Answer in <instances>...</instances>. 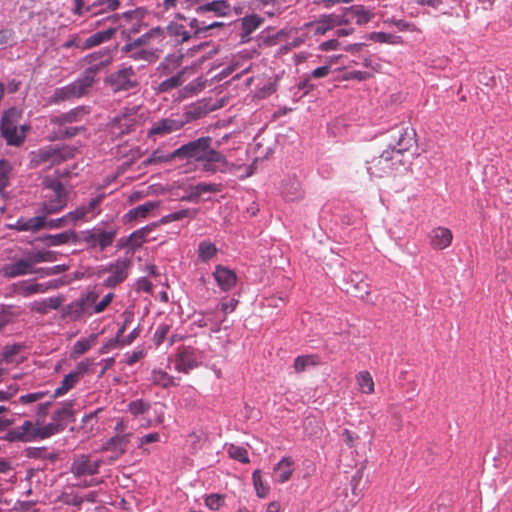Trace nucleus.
I'll use <instances>...</instances> for the list:
<instances>
[{
    "label": "nucleus",
    "instance_id": "1",
    "mask_svg": "<svg viewBox=\"0 0 512 512\" xmlns=\"http://www.w3.org/2000/svg\"><path fill=\"white\" fill-rule=\"evenodd\" d=\"M97 73L98 67L86 69L82 76L72 83L64 87L57 88L50 97V103L58 104L63 101L84 96L95 82V76Z\"/></svg>",
    "mask_w": 512,
    "mask_h": 512
},
{
    "label": "nucleus",
    "instance_id": "2",
    "mask_svg": "<svg viewBox=\"0 0 512 512\" xmlns=\"http://www.w3.org/2000/svg\"><path fill=\"white\" fill-rule=\"evenodd\" d=\"M44 187L51 191L50 194L44 196L43 202L40 204L39 212L54 215L63 211L69 202V192L58 179H46Z\"/></svg>",
    "mask_w": 512,
    "mask_h": 512
},
{
    "label": "nucleus",
    "instance_id": "3",
    "mask_svg": "<svg viewBox=\"0 0 512 512\" xmlns=\"http://www.w3.org/2000/svg\"><path fill=\"white\" fill-rule=\"evenodd\" d=\"M132 262L127 258H118L114 262L98 266L94 275L98 278H104L102 286L105 288H115L123 283L129 274Z\"/></svg>",
    "mask_w": 512,
    "mask_h": 512
},
{
    "label": "nucleus",
    "instance_id": "4",
    "mask_svg": "<svg viewBox=\"0 0 512 512\" xmlns=\"http://www.w3.org/2000/svg\"><path fill=\"white\" fill-rule=\"evenodd\" d=\"M403 165L404 160L401 155L386 149L378 157L368 162L367 171L371 176L382 178L392 175Z\"/></svg>",
    "mask_w": 512,
    "mask_h": 512
},
{
    "label": "nucleus",
    "instance_id": "5",
    "mask_svg": "<svg viewBox=\"0 0 512 512\" xmlns=\"http://www.w3.org/2000/svg\"><path fill=\"white\" fill-rule=\"evenodd\" d=\"M71 156L72 154L69 149L58 145H49L30 153V167L36 168L42 164L56 165Z\"/></svg>",
    "mask_w": 512,
    "mask_h": 512
},
{
    "label": "nucleus",
    "instance_id": "6",
    "mask_svg": "<svg viewBox=\"0 0 512 512\" xmlns=\"http://www.w3.org/2000/svg\"><path fill=\"white\" fill-rule=\"evenodd\" d=\"M117 235L116 229L104 230L98 227L81 231L78 234V243H83L88 249L99 248L100 251L110 247Z\"/></svg>",
    "mask_w": 512,
    "mask_h": 512
},
{
    "label": "nucleus",
    "instance_id": "7",
    "mask_svg": "<svg viewBox=\"0 0 512 512\" xmlns=\"http://www.w3.org/2000/svg\"><path fill=\"white\" fill-rule=\"evenodd\" d=\"M104 83L114 93L129 91L139 85L136 72L132 66L121 67L112 72L104 79Z\"/></svg>",
    "mask_w": 512,
    "mask_h": 512
},
{
    "label": "nucleus",
    "instance_id": "8",
    "mask_svg": "<svg viewBox=\"0 0 512 512\" xmlns=\"http://www.w3.org/2000/svg\"><path fill=\"white\" fill-rule=\"evenodd\" d=\"M415 130L411 127L397 126L392 130L391 141L388 149L395 152L397 155H403L416 145Z\"/></svg>",
    "mask_w": 512,
    "mask_h": 512
},
{
    "label": "nucleus",
    "instance_id": "9",
    "mask_svg": "<svg viewBox=\"0 0 512 512\" xmlns=\"http://www.w3.org/2000/svg\"><path fill=\"white\" fill-rule=\"evenodd\" d=\"M123 57L129 58L133 61H142L147 63H153L160 57L161 50L153 47H142L135 42L129 40L125 43L121 49Z\"/></svg>",
    "mask_w": 512,
    "mask_h": 512
},
{
    "label": "nucleus",
    "instance_id": "10",
    "mask_svg": "<svg viewBox=\"0 0 512 512\" xmlns=\"http://www.w3.org/2000/svg\"><path fill=\"white\" fill-rule=\"evenodd\" d=\"M102 460L89 454L76 455L71 463L70 472L76 478L98 474Z\"/></svg>",
    "mask_w": 512,
    "mask_h": 512
},
{
    "label": "nucleus",
    "instance_id": "11",
    "mask_svg": "<svg viewBox=\"0 0 512 512\" xmlns=\"http://www.w3.org/2000/svg\"><path fill=\"white\" fill-rule=\"evenodd\" d=\"M211 144V137H200L176 149L175 155H178V158L194 159L197 162H202L205 152Z\"/></svg>",
    "mask_w": 512,
    "mask_h": 512
},
{
    "label": "nucleus",
    "instance_id": "12",
    "mask_svg": "<svg viewBox=\"0 0 512 512\" xmlns=\"http://www.w3.org/2000/svg\"><path fill=\"white\" fill-rule=\"evenodd\" d=\"M98 294L94 291L88 292L86 295L81 298L71 302L67 306V313L73 319H80L84 315L91 316L95 314L93 309L95 306V302L98 299Z\"/></svg>",
    "mask_w": 512,
    "mask_h": 512
},
{
    "label": "nucleus",
    "instance_id": "13",
    "mask_svg": "<svg viewBox=\"0 0 512 512\" xmlns=\"http://www.w3.org/2000/svg\"><path fill=\"white\" fill-rule=\"evenodd\" d=\"M104 196L99 195L90 200L87 205H80L76 207L73 211H70L67 214L70 225L75 226L80 221H88L91 218H94L99 214L98 207L100 206Z\"/></svg>",
    "mask_w": 512,
    "mask_h": 512
},
{
    "label": "nucleus",
    "instance_id": "14",
    "mask_svg": "<svg viewBox=\"0 0 512 512\" xmlns=\"http://www.w3.org/2000/svg\"><path fill=\"white\" fill-rule=\"evenodd\" d=\"M51 288L47 283H38L35 280H21L11 284L8 288L9 296L30 297L35 294L47 292Z\"/></svg>",
    "mask_w": 512,
    "mask_h": 512
},
{
    "label": "nucleus",
    "instance_id": "15",
    "mask_svg": "<svg viewBox=\"0 0 512 512\" xmlns=\"http://www.w3.org/2000/svg\"><path fill=\"white\" fill-rule=\"evenodd\" d=\"M349 22L348 19H345L342 16L336 14H324L321 15L317 20L309 22L306 27L309 29L313 35H324L329 30H332L336 26H340L342 24H347Z\"/></svg>",
    "mask_w": 512,
    "mask_h": 512
},
{
    "label": "nucleus",
    "instance_id": "16",
    "mask_svg": "<svg viewBox=\"0 0 512 512\" xmlns=\"http://www.w3.org/2000/svg\"><path fill=\"white\" fill-rule=\"evenodd\" d=\"M1 275L7 279H13L20 276L38 273L32 265L30 258H19L11 263L3 265L0 270Z\"/></svg>",
    "mask_w": 512,
    "mask_h": 512
},
{
    "label": "nucleus",
    "instance_id": "17",
    "mask_svg": "<svg viewBox=\"0 0 512 512\" xmlns=\"http://www.w3.org/2000/svg\"><path fill=\"white\" fill-rule=\"evenodd\" d=\"M212 14L213 17H229L232 14V5L227 0H201L197 6V15L204 17Z\"/></svg>",
    "mask_w": 512,
    "mask_h": 512
},
{
    "label": "nucleus",
    "instance_id": "18",
    "mask_svg": "<svg viewBox=\"0 0 512 512\" xmlns=\"http://www.w3.org/2000/svg\"><path fill=\"white\" fill-rule=\"evenodd\" d=\"M344 291L354 297L365 299L370 294L369 285L364 276L358 272H351L344 283Z\"/></svg>",
    "mask_w": 512,
    "mask_h": 512
},
{
    "label": "nucleus",
    "instance_id": "19",
    "mask_svg": "<svg viewBox=\"0 0 512 512\" xmlns=\"http://www.w3.org/2000/svg\"><path fill=\"white\" fill-rule=\"evenodd\" d=\"M198 365L195 350L191 347L179 349L175 358V369L178 372L187 374Z\"/></svg>",
    "mask_w": 512,
    "mask_h": 512
},
{
    "label": "nucleus",
    "instance_id": "20",
    "mask_svg": "<svg viewBox=\"0 0 512 512\" xmlns=\"http://www.w3.org/2000/svg\"><path fill=\"white\" fill-rule=\"evenodd\" d=\"M87 370V366L83 363H79L77 365V370L70 372L61 381V384L58 388L55 389L52 397L58 398L65 395L68 391L75 387V385L79 382L81 377Z\"/></svg>",
    "mask_w": 512,
    "mask_h": 512
},
{
    "label": "nucleus",
    "instance_id": "21",
    "mask_svg": "<svg viewBox=\"0 0 512 512\" xmlns=\"http://www.w3.org/2000/svg\"><path fill=\"white\" fill-rule=\"evenodd\" d=\"M281 194L286 201L290 202L303 199L304 190L299 179L295 176L284 179L281 186Z\"/></svg>",
    "mask_w": 512,
    "mask_h": 512
},
{
    "label": "nucleus",
    "instance_id": "22",
    "mask_svg": "<svg viewBox=\"0 0 512 512\" xmlns=\"http://www.w3.org/2000/svg\"><path fill=\"white\" fill-rule=\"evenodd\" d=\"M183 127L181 120L164 118L154 122L148 131V136H166L170 133L176 132Z\"/></svg>",
    "mask_w": 512,
    "mask_h": 512
},
{
    "label": "nucleus",
    "instance_id": "23",
    "mask_svg": "<svg viewBox=\"0 0 512 512\" xmlns=\"http://www.w3.org/2000/svg\"><path fill=\"white\" fill-rule=\"evenodd\" d=\"M430 245L435 250H444L450 246L453 234L449 228L446 227H436L432 229L428 235Z\"/></svg>",
    "mask_w": 512,
    "mask_h": 512
},
{
    "label": "nucleus",
    "instance_id": "24",
    "mask_svg": "<svg viewBox=\"0 0 512 512\" xmlns=\"http://www.w3.org/2000/svg\"><path fill=\"white\" fill-rule=\"evenodd\" d=\"M213 277L222 291H230L235 287L237 276L235 272L222 265H217L213 272Z\"/></svg>",
    "mask_w": 512,
    "mask_h": 512
},
{
    "label": "nucleus",
    "instance_id": "25",
    "mask_svg": "<svg viewBox=\"0 0 512 512\" xmlns=\"http://www.w3.org/2000/svg\"><path fill=\"white\" fill-rule=\"evenodd\" d=\"M63 301L64 298L62 296L36 300L30 304V310L40 315H45L50 310H57L62 305Z\"/></svg>",
    "mask_w": 512,
    "mask_h": 512
},
{
    "label": "nucleus",
    "instance_id": "26",
    "mask_svg": "<svg viewBox=\"0 0 512 512\" xmlns=\"http://www.w3.org/2000/svg\"><path fill=\"white\" fill-rule=\"evenodd\" d=\"M345 14L348 15L359 26L365 25L370 22L375 14L372 10L363 5H353L345 9Z\"/></svg>",
    "mask_w": 512,
    "mask_h": 512
},
{
    "label": "nucleus",
    "instance_id": "27",
    "mask_svg": "<svg viewBox=\"0 0 512 512\" xmlns=\"http://www.w3.org/2000/svg\"><path fill=\"white\" fill-rule=\"evenodd\" d=\"M129 440L130 434H117L103 444L102 450L111 451L120 456L126 452Z\"/></svg>",
    "mask_w": 512,
    "mask_h": 512
},
{
    "label": "nucleus",
    "instance_id": "28",
    "mask_svg": "<svg viewBox=\"0 0 512 512\" xmlns=\"http://www.w3.org/2000/svg\"><path fill=\"white\" fill-rule=\"evenodd\" d=\"M191 71L192 69L188 67L183 68L176 75L166 80H163L161 83H159L158 87L156 88V91L158 93H167L172 91L173 89L180 87L187 80L186 74Z\"/></svg>",
    "mask_w": 512,
    "mask_h": 512
},
{
    "label": "nucleus",
    "instance_id": "29",
    "mask_svg": "<svg viewBox=\"0 0 512 512\" xmlns=\"http://www.w3.org/2000/svg\"><path fill=\"white\" fill-rule=\"evenodd\" d=\"M224 26L223 22L214 21V22H206L203 17L197 15V17H193L189 21V27L193 30L192 36L198 37L209 30H213L216 28H222Z\"/></svg>",
    "mask_w": 512,
    "mask_h": 512
},
{
    "label": "nucleus",
    "instance_id": "30",
    "mask_svg": "<svg viewBox=\"0 0 512 512\" xmlns=\"http://www.w3.org/2000/svg\"><path fill=\"white\" fill-rule=\"evenodd\" d=\"M89 111L84 106L76 107L74 109H71L70 111L61 114L60 116H57L53 118L51 121L54 124H57L59 126H63L67 123H74L79 122L84 119L85 116H87Z\"/></svg>",
    "mask_w": 512,
    "mask_h": 512
},
{
    "label": "nucleus",
    "instance_id": "31",
    "mask_svg": "<svg viewBox=\"0 0 512 512\" xmlns=\"http://www.w3.org/2000/svg\"><path fill=\"white\" fill-rule=\"evenodd\" d=\"M39 240L46 241L49 246H61L69 242L76 244L78 243V234L73 230H69L55 235H46L39 238Z\"/></svg>",
    "mask_w": 512,
    "mask_h": 512
},
{
    "label": "nucleus",
    "instance_id": "32",
    "mask_svg": "<svg viewBox=\"0 0 512 512\" xmlns=\"http://www.w3.org/2000/svg\"><path fill=\"white\" fill-rule=\"evenodd\" d=\"M22 314V309L14 304L0 305V331L13 323Z\"/></svg>",
    "mask_w": 512,
    "mask_h": 512
},
{
    "label": "nucleus",
    "instance_id": "33",
    "mask_svg": "<svg viewBox=\"0 0 512 512\" xmlns=\"http://www.w3.org/2000/svg\"><path fill=\"white\" fill-rule=\"evenodd\" d=\"M294 471V461L291 457L282 458L274 467V472L279 483L287 482Z\"/></svg>",
    "mask_w": 512,
    "mask_h": 512
},
{
    "label": "nucleus",
    "instance_id": "34",
    "mask_svg": "<svg viewBox=\"0 0 512 512\" xmlns=\"http://www.w3.org/2000/svg\"><path fill=\"white\" fill-rule=\"evenodd\" d=\"M85 60L89 64H92L90 68L98 67L99 71L101 68L108 66L113 61V56L111 50L106 48L87 55Z\"/></svg>",
    "mask_w": 512,
    "mask_h": 512
},
{
    "label": "nucleus",
    "instance_id": "35",
    "mask_svg": "<svg viewBox=\"0 0 512 512\" xmlns=\"http://www.w3.org/2000/svg\"><path fill=\"white\" fill-rule=\"evenodd\" d=\"M166 31L171 38H174L177 44H183L192 38V34L186 30L185 26L176 21L169 22L166 26Z\"/></svg>",
    "mask_w": 512,
    "mask_h": 512
},
{
    "label": "nucleus",
    "instance_id": "36",
    "mask_svg": "<svg viewBox=\"0 0 512 512\" xmlns=\"http://www.w3.org/2000/svg\"><path fill=\"white\" fill-rule=\"evenodd\" d=\"M202 162L207 171H215L217 167L226 165V158L222 153L208 146Z\"/></svg>",
    "mask_w": 512,
    "mask_h": 512
},
{
    "label": "nucleus",
    "instance_id": "37",
    "mask_svg": "<svg viewBox=\"0 0 512 512\" xmlns=\"http://www.w3.org/2000/svg\"><path fill=\"white\" fill-rule=\"evenodd\" d=\"M116 33V28H108L104 31H99L86 40L83 41V50H88L96 47L104 42H107L113 38Z\"/></svg>",
    "mask_w": 512,
    "mask_h": 512
},
{
    "label": "nucleus",
    "instance_id": "38",
    "mask_svg": "<svg viewBox=\"0 0 512 512\" xmlns=\"http://www.w3.org/2000/svg\"><path fill=\"white\" fill-rule=\"evenodd\" d=\"M159 206H160L159 201L146 202L142 205H139V206L129 210L125 214V218L128 222L135 221L138 218H146L151 211L158 208Z\"/></svg>",
    "mask_w": 512,
    "mask_h": 512
},
{
    "label": "nucleus",
    "instance_id": "39",
    "mask_svg": "<svg viewBox=\"0 0 512 512\" xmlns=\"http://www.w3.org/2000/svg\"><path fill=\"white\" fill-rule=\"evenodd\" d=\"M73 403L72 401L65 402L62 407L57 409L52 415V422L62 424V431L67 426L70 420H73Z\"/></svg>",
    "mask_w": 512,
    "mask_h": 512
},
{
    "label": "nucleus",
    "instance_id": "40",
    "mask_svg": "<svg viewBox=\"0 0 512 512\" xmlns=\"http://www.w3.org/2000/svg\"><path fill=\"white\" fill-rule=\"evenodd\" d=\"M150 381L153 385L167 389L176 386L175 378L161 369H153Z\"/></svg>",
    "mask_w": 512,
    "mask_h": 512
},
{
    "label": "nucleus",
    "instance_id": "41",
    "mask_svg": "<svg viewBox=\"0 0 512 512\" xmlns=\"http://www.w3.org/2000/svg\"><path fill=\"white\" fill-rule=\"evenodd\" d=\"M164 38V30L160 27H155L132 41L142 47H151V44L153 43L154 40L162 42Z\"/></svg>",
    "mask_w": 512,
    "mask_h": 512
},
{
    "label": "nucleus",
    "instance_id": "42",
    "mask_svg": "<svg viewBox=\"0 0 512 512\" xmlns=\"http://www.w3.org/2000/svg\"><path fill=\"white\" fill-rule=\"evenodd\" d=\"M120 7L119 0H96L86 7V11H93V15L113 12Z\"/></svg>",
    "mask_w": 512,
    "mask_h": 512
},
{
    "label": "nucleus",
    "instance_id": "43",
    "mask_svg": "<svg viewBox=\"0 0 512 512\" xmlns=\"http://www.w3.org/2000/svg\"><path fill=\"white\" fill-rule=\"evenodd\" d=\"M25 129V126H21L20 129L17 126H12L9 132H6L5 129L0 130L8 145L19 146L25 139Z\"/></svg>",
    "mask_w": 512,
    "mask_h": 512
},
{
    "label": "nucleus",
    "instance_id": "44",
    "mask_svg": "<svg viewBox=\"0 0 512 512\" xmlns=\"http://www.w3.org/2000/svg\"><path fill=\"white\" fill-rule=\"evenodd\" d=\"M178 158V155H175V151L172 153H164V151L157 149L153 151L144 161V166L149 165H158L162 163H168L171 162L173 159Z\"/></svg>",
    "mask_w": 512,
    "mask_h": 512
},
{
    "label": "nucleus",
    "instance_id": "45",
    "mask_svg": "<svg viewBox=\"0 0 512 512\" xmlns=\"http://www.w3.org/2000/svg\"><path fill=\"white\" fill-rule=\"evenodd\" d=\"M199 213V209L197 208H185L171 214L165 215L160 219L161 224H168L174 221H179L183 218L194 219Z\"/></svg>",
    "mask_w": 512,
    "mask_h": 512
},
{
    "label": "nucleus",
    "instance_id": "46",
    "mask_svg": "<svg viewBox=\"0 0 512 512\" xmlns=\"http://www.w3.org/2000/svg\"><path fill=\"white\" fill-rule=\"evenodd\" d=\"M356 381L359 390L364 394H372L375 390V384L372 375L368 371H360L356 375Z\"/></svg>",
    "mask_w": 512,
    "mask_h": 512
},
{
    "label": "nucleus",
    "instance_id": "47",
    "mask_svg": "<svg viewBox=\"0 0 512 512\" xmlns=\"http://www.w3.org/2000/svg\"><path fill=\"white\" fill-rule=\"evenodd\" d=\"M21 118V112L16 108H11L3 113L0 129H5L6 132H9L12 126H17L19 119Z\"/></svg>",
    "mask_w": 512,
    "mask_h": 512
},
{
    "label": "nucleus",
    "instance_id": "48",
    "mask_svg": "<svg viewBox=\"0 0 512 512\" xmlns=\"http://www.w3.org/2000/svg\"><path fill=\"white\" fill-rule=\"evenodd\" d=\"M217 247L210 241H201L198 245V258L202 262H208L217 254Z\"/></svg>",
    "mask_w": 512,
    "mask_h": 512
},
{
    "label": "nucleus",
    "instance_id": "49",
    "mask_svg": "<svg viewBox=\"0 0 512 512\" xmlns=\"http://www.w3.org/2000/svg\"><path fill=\"white\" fill-rule=\"evenodd\" d=\"M263 18L256 14L245 16L242 19V29L245 36H248L252 32H254L257 28L261 26L263 23Z\"/></svg>",
    "mask_w": 512,
    "mask_h": 512
},
{
    "label": "nucleus",
    "instance_id": "50",
    "mask_svg": "<svg viewBox=\"0 0 512 512\" xmlns=\"http://www.w3.org/2000/svg\"><path fill=\"white\" fill-rule=\"evenodd\" d=\"M319 363L318 357L315 355L298 356L294 360V370L297 373L305 371L310 366H315Z\"/></svg>",
    "mask_w": 512,
    "mask_h": 512
},
{
    "label": "nucleus",
    "instance_id": "51",
    "mask_svg": "<svg viewBox=\"0 0 512 512\" xmlns=\"http://www.w3.org/2000/svg\"><path fill=\"white\" fill-rule=\"evenodd\" d=\"M62 431V424H56L54 422L48 423L43 426L37 424L36 440L49 438Z\"/></svg>",
    "mask_w": 512,
    "mask_h": 512
},
{
    "label": "nucleus",
    "instance_id": "52",
    "mask_svg": "<svg viewBox=\"0 0 512 512\" xmlns=\"http://www.w3.org/2000/svg\"><path fill=\"white\" fill-rule=\"evenodd\" d=\"M46 217H48L47 214L40 212L39 215L26 219V232L36 233L46 228Z\"/></svg>",
    "mask_w": 512,
    "mask_h": 512
},
{
    "label": "nucleus",
    "instance_id": "53",
    "mask_svg": "<svg viewBox=\"0 0 512 512\" xmlns=\"http://www.w3.org/2000/svg\"><path fill=\"white\" fill-rule=\"evenodd\" d=\"M18 429L22 437V442H32L36 440L37 424L31 421H25Z\"/></svg>",
    "mask_w": 512,
    "mask_h": 512
},
{
    "label": "nucleus",
    "instance_id": "54",
    "mask_svg": "<svg viewBox=\"0 0 512 512\" xmlns=\"http://www.w3.org/2000/svg\"><path fill=\"white\" fill-rule=\"evenodd\" d=\"M32 265L43 262H54L57 260V253L51 250H40L29 255Z\"/></svg>",
    "mask_w": 512,
    "mask_h": 512
},
{
    "label": "nucleus",
    "instance_id": "55",
    "mask_svg": "<svg viewBox=\"0 0 512 512\" xmlns=\"http://www.w3.org/2000/svg\"><path fill=\"white\" fill-rule=\"evenodd\" d=\"M12 166L7 160H0V194L2 195L10 183Z\"/></svg>",
    "mask_w": 512,
    "mask_h": 512
},
{
    "label": "nucleus",
    "instance_id": "56",
    "mask_svg": "<svg viewBox=\"0 0 512 512\" xmlns=\"http://www.w3.org/2000/svg\"><path fill=\"white\" fill-rule=\"evenodd\" d=\"M370 40L378 43H388V44H400L402 39L400 36L385 33V32H372L368 37Z\"/></svg>",
    "mask_w": 512,
    "mask_h": 512
},
{
    "label": "nucleus",
    "instance_id": "57",
    "mask_svg": "<svg viewBox=\"0 0 512 512\" xmlns=\"http://www.w3.org/2000/svg\"><path fill=\"white\" fill-rule=\"evenodd\" d=\"M205 87V81L199 77L189 82L181 91L183 97H192L202 91Z\"/></svg>",
    "mask_w": 512,
    "mask_h": 512
},
{
    "label": "nucleus",
    "instance_id": "58",
    "mask_svg": "<svg viewBox=\"0 0 512 512\" xmlns=\"http://www.w3.org/2000/svg\"><path fill=\"white\" fill-rule=\"evenodd\" d=\"M95 340L96 335H91L88 338L78 340L73 346V354L75 356L83 355L94 345Z\"/></svg>",
    "mask_w": 512,
    "mask_h": 512
},
{
    "label": "nucleus",
    "instance_id": "59",
    "mask_svg": "<svg viewBox=\"0 0 512 512\" xmlns=\"http://www.w3.org/2000/svg\"><path fill=\"white\" fill-rule=\"evenodd\" d=\"M227 453L232 459L241 463L249 462L248 451L242 446L231 444L227 448Z\"/></svg>",
    "mask_w": 512,
    "mask_h": 512
},
{
    "label": "nucleus",
    "instance_id": "60",
    "mask_svg": "<svg viewBox=\"0 0 512 512\" xmlns=\"http://www.w3.org/2000/svg\"><path fill=\"white\" fill-rule=\"evenodd\" d=\"M252 479L258 497H267L269 493V486L263 482L261 472L259 470L253 472Z\"/></svg>",
    "mask_w": 512,
    "mask_h": 512
},
{
    "label": "nucleus",
    "instance_id": "61",
    "mask_svg": "<svg viewBox=\"0 0 512 512\" xmlns=\"http://www.w3.org/2000/svg\"><path fill=\"white\" fill-rule=\"evenodd\" d=\"M149 232L150 229L148 227L134 231L128 238V244L133 248L140 247L146 241Z\"/></svg>",
    "mask_w": 512,
    "mask_h": 512
},
{
    "label": "nucleus",
    "instance_id": "62",
    "mask_svg": "<svg viewBox=\"0 0 512 512\" xmlns=\"http://www.w3.org/2000/svg\"><path fill=\"white\" fill-rule=\"evenodd\" d=\"M23 346L20 344L6 345L1 351L0 359L6 363H13L14 357L22 350Z\"/></svg>",
    "mask_w": 512,
    "mask_h": 512
},
{
    "label": "nucleus",
    "instance_id": "63",
    "mask_svg": "<svg viewBox=\"0 0 512 512\" xmlns=\"http://www.w3.org/2000/svg\"><path fill=\"white\" fill-rule=\"evenodd\" d=\"M223 322V320H216V321H213L211 318H210V315L207 314L205 316H202L200 319H198L195 323L199 326V327H209L210 328V331L212 333H217L220 331L221 329V323Z\"/></svg>",
    "mask_w": 512,
    "mask_h": 512
},
{
    "label": "nucleus",
    "instance_id": "64",
    "mask_svg": "<svg viewBox=\"0 0 512 512\" xmlns=\"http://www.w3.org/2000/svg\"><path fill=\"white\" fill-rule=\"evenodd\" d=\"M149 408L150 404L141 399L132 401L128 405V410L133 415L144 414L149 410Z\"/></svg>",
    "mask_w": 512,
    "mask_h": 512
}]
</instances>
